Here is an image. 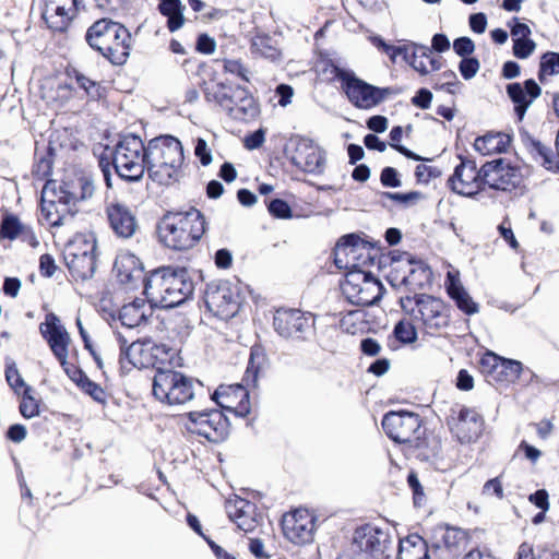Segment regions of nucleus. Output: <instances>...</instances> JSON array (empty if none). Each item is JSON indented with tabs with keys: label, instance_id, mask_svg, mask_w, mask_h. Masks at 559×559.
Wrapping results in <instances>:
<instances>
[{
	"label": "nucleus",
	"instance_id": "obj_20",
	"mask_svg": "<svg viewBox=\"0 0 559 559\" xmlns=\"http://www.w3.org/2000/svg\"><path fill=\"white\" fill-rule=\"evenodd\" d=\"M460 164L455 166L453 174L448 178V188L460 195L474 198L486 191L484 164L478 168L476 162L463 155H459Z\"/></svg>",
	"mask_w": 559,
	"mask_h": 559
},
{
	"label": "nucleus",
	"instance_id": "obj_54",
	"mask_svg": "<svg viewBox=\"0 0 559 559\" xmlns=\"http://www.w3.org/2000/svg\"><path fill=\"white\" fill-rule=\"evenodd\" d=\"M4 374L9 386L15 394L20 395L25 388H31L25 383L16 367H7Z\"/></svg>",
	"mask_w": 559,
	"mask_h": 559
},
{
	"label": "nucleus",
	"instance_id": "obj_6",
	"mask_svg": "<svg viewBox=\"0 0 559 559\" xmlns=\"http://www.w3.org/2000/svg\"><path fill=\"white\" fill-rule=\"evenodd\" d=\"M194 285L186 267L164 266L150 273L144 294L162 308H174L185 302L193 293Z\"/></svg>",
	"mask_w": 559,
	"mask_h": 559
},
{
	"label": "nucleus",
	"instance_id": "obj_35",
	"mask_svg": "<svg viewBox=\"0 0 559 559\" xmlns=\"http://www.w3.org/2000/svg\"><path fill=\"white\" fill-rule=\"evenodd\" d=\"M359 236L356 234H348L342 236L333 249V258L336 267L352 272L355 270V260L357 253Z\"/></svg>",
	"mask_w": 559,
	"mask_h": 559
},
{
	"label": "nucleus",
	"instance_id": "obj_51",
	"mask_svg": "<svg viewBox=\"0 0 559 559\" xmlns=\"http://www.w3.org/2000/svg\"><path fill=\"white\" fill-rule=\"evenodd\" d=\"M428 53H429V48L425 47V46H420L413 51L411 59H409V63H411L412 68L415 71L419 72L421 75H426L430 72V70L428 69V67H429Z\"/></svg>",
	"mask_w": 559,
	"mask_h": 559
},
{
	"label": "nucleus",
	"instance_id": "obj_15",
	"mask_svg": "<svg viewBox=\"0 0 559 559\" xmlns=\"http://www.w3.org/2000/svg\"><path fill=\"white\" fill-rule=\"evenodd\" d=\"M183 418L188 432L203 437L211 443H222L229 437L230 423L222 409L189 412Z\"/></svg>",
	"mask_w": 559,
	"mask_h": 559
},
{
	"label": "nucleus",
	"instance_id": "obj_7",
	"mask_svg": "<svg viewBox=\"0 0 559 559\" xmlns=\"http://www.w3.org/2000/svg\"><path fill=\"white\" fill-rule=\"evenodd\" d=\"M87 45L114 66H123L131 51L132 36L120 22L109 17L95 21L85 33Z\"/></svg>",
	"mask_w": 559,
	"mask_h": 559
},
{
	"label": "nucleus",
	"instance_id": "obj_40",
	"mask_svg": "<svg viewBox=\"0 0 559 559\" xmlns=\"http://www.w3.org/2000/svg\"><path fill=\"white\" fill-rule=\"evenodd\" d=\"M66 74L74 80L79 88L84 91L90 100H99L106 97V88L97 81L92 80L75 68L67 69Z\"/></svg>",
	"mask_w": 559,
	"mask_h": 559
},
{
	"label": "nucleus",
	"instance_id": "obj_16",
	"mask_svg": "<svg viewBox=\"0 0 559 559\" xmlns=\"http://www.w3.org/2000/svg\"><path fill=\"white\" fill-rule=\"evenodd\" d=\"M117 341L119 343L120 356L119 362L122 368H155L164 367L166 360L160 357L162 354L166 355V346L157 345L151 340L134 341L128 344V341L118 334Z\"/></svg>",
	"mask_w": 559,
	"mask_h": 559
},
{
	"label": "nucleus",
	"instance_id": "obj_4",
	"mask_svg": "<svg viewBox=\"0 0 559 559\" xmlns=\"http://www.w3.org/2000/svg\"><path fill=\"white\" fill-rule=\"evenodd\" d=\"M206 230L203 213L190 207L188 211H168L157 224L159 241L176 251L195 247Z\"/></svg>",
	"mask_w": 559,
	"mask_h": 559
},
{
	"label": "nucleus",
	"instance_id": "obj_14",
	"mask_svg": "<svg viewBox=\"0 0 559 559\" xmlns=\"http://www.w3.org/2000/svg\"><path fill=\"white\" fill-rule=\"evenodd\" d=\"M341 289L350 304L360 307L376 305L385 292L380 280L373 276L371 272L365 270L347 272Z\"/></svg>",
	"mask_w": 559,
	"mask_h": 559
},
{
	"label": "nucleus",
	"instance_id": "obj_47",
	"mask_svg": "<svg viewBox=\"0 0 559 559\" xmlns=\"http://www.w3.org/2000/svg\"><path fill=\"white\" fill-rule=\"evenodd\" d=\"M53 154L48 151L44 155L36 157L32 167V176L35 180L47 181L52 174Z\"/></svg>",
	"mask_w": 559,
	"mask_h": 559
},
{
	"label": "nucleus",
	"instance_id": "obj_38",
	"mask_svg": "<svg viewBox=\"0 0 559 559\" xmlns=\"http://www.w3.org/2000/svg\"><path fill=\"white\" fill-rule=\"evenodd\" d=\"M396 559H430L427 542L417 534L407 536L399 543Z\"/></svg>",
	"mask_w": 559,
	"mask_h": 559
},
{
	"label": "nucleus",
	"instance_id": "obj_37",
	"mask_svg": "<svg viewBox=\"0 0 559 559\" xmlns=\"http://www.w3.org/2000/svg\"><path fill=\"white\" fill-rule=\"evenodd\" d=\"M512 142V136L500 131H488L486 134L477 136L474 141V147L481 155H492L507 153Z\"/></svg>",
	"mask_w": 559,
	"mask_h": 559
},
{
	"label": "nucleus",
	"instance_id": "obj_2",
	"mask_svg": "<svg viewBox=\"0 0 559 559\" xmlns=\"http://www.w3.org/2000/svg\"><path fill=\"white\" fill-rule=\"evenodd\" d=\"M269 369V359L265 348L254 344L250 348V356L242 381L245 384H221L212 394V400L225 411L238 417H247L251 411L250 394L247 386H257L260 377H264Z\"/></svg>",
	"mask_w": 559,
	"mask_h": 559
},
{
	"label": "nucleus",
	"instance_id": "obj_56",
	"mask_svg": "<svg viewBox=\"0 0 559 559\" xmlns=\"http://www.w3.org/2000/svg\"><path fill=\"white\" fill-rule=\"evenodd\" d=\"M535 48L536 44L531 38H513V55L519 59L528 58Z\"/></svg>",
	"mask_w": 559,
	"mask_h": 559
},
{
	"label": "nucleus",
	"instance_id": "obj_50",
	"mask_svg": "<svg viewBox=\"0 0 559 559\" xmlns=\"http://www.w3.org/2000/svg\"><path fill=\"white\" fill-rule=\"evenodd\" d=\"M390 146L397 151L400 154L405 156L408 159L413 160H429L428 158H424L420 155L414 153L413 151L408 150L406 146L400 144L402 138H403V129L401 126H395L391 129L390 133Z\"/></svg>",
	"mask_w": 559,
	"mask_h": 559
},
{
	"label": "nucleus",
	"instance_id": "obj_43",
	"mask_svg": "<svg viewBox=\"0 0 559 559\" xmlns=\"http://www.w3.org/2000/svg\"><path fill=\"white\" fill-rule=\"evenodd\" d=\"M188 4L197 13L193 19L197 23L209 24L221 20L226 14L224 10L210 7L203 0H188Z\"/></svg>",
	"mask_w": 559,
	"mask_h": 559
},
{
	"label": "nucleus",
	"instance_id": "obj_61",
	"mask_svg": "<svg viewBox=\"0 0 559 559\" xmlns=\"http://www.w3.org/2000/svg\"><path fill=\"white\" fill-rule=\"evenodd\" d=\"M441 76L444 81L441 83L436 82L432 85V88L436 91L445 90L448 93L453 94L455 92L454 87L459 84V80L455 72L452 70H447L441 74Z\"/></svg>",
	"mask_w": 559,
	"mask_h": 559
},
{
	"label": "nucleus",
	"instance_id": "obj_63",
	"mask_svg": "<svg viewBox=\"0 0 559 559\" xmlns=\"http://www.w3.org/2000/svg\"><path fill=\"white\" fill-rule=\"evenodd\" d=\"M380 182L386 188H397L401 186L399 173L393 167H384L380 174Z\"/></svg>",
	"mask_w": 559,
	"mask_h": 559
},
{
	"label": "nucleus",
	"instance_id": "obj_55",
	"mask_svg": "<svg viewBox=\"0 0 559 559\" xmlns=\"http://www.w3.org/2000/svg\"><path fill=\"white\" fill-rule=\"evenodd\" d=\"M267 211L275 218L287 219L293 216L289 204L283 199L271 200L267 204Z\"/></svg>",
	"mask_w": 559,
	"mask_h": 559
},
{
	"label": "nucleus",
	"instance_id": "obj_5",
	"mask_svg": "<svg viewBox=\"0 0 559 559\" xmlns=\"http://www.w3.org/2000/svg\"><path fill=\"white\" fill-rule=\"evenodd\" d=\"M146 173L160 186H171L182 177L183 146L170 134L155 136L147 142Z\"/></svg>",
	"mask_w": 559,
	"mask_h": 559
},
{
	"label": "nucleus",
	"instance_id": "obj_27",
	"mask_svg": "<svg viewBox=\"0 0 559 559\" xmlns=\"http://www.w3.org/2000/svg\"><path fill=\"white\" fill-rule=\"evenodd\" d=\"M225 510L228 519L245 533H252L262 524L263 514L259 507L245 498L236 496L228 499Z\"/></svg>",
	"mask_w": 559,
	"mask_h": 559
},
{
	"label": "nucleus",
	"instance_id": "obj_58",
	"mask_svg": "<svg viewBox=\"0 0 559 559\" xmlns=\"http://www.w3.org/2000/svg\"><path fill=\"white\" fill-rule=\"evenodd\" d=\"M480 68V63L477 58L463 57L459 63V70L463 79L471 80L476 75Z\"/></svg>",
	"mask_w": 559,
	"mask_h": 559
},
{
	"label": "nucleus",
	"instance_id": "obj_10",
	"mask_svg": "<svg viewBox=\"0 0 559 559\" xmlns=\"http://www.w3.org/2000/svg\"><path fill=\"white\" fill-rule=\"evenodd\" d=\"M39 332L66 374L79 386L87 376L79 366L68 361L71 337L58 316L47 313L45 321L39 324Z\"/></svg>",
	"mask_w": 559,
	"mask_h": 559
},
{
	"label": "nucleus",
	"instance_id": "obj_19",
	"mask_svg": "<svg viewBox=\"0 0 559 559\" xmlns=\"http://www.w3.org/2000/svg\"><path fill=\"white\" fill-rule=\"evenodd\" d=\"M273 328L284 338L306 341L314 333L316 317L297 308L281 307L274 312Z\"/></svg>",
	"mask_w": 559,
	"mask_h": 559
},
{
	"label": "nucleus",
	"instance_id": "obj_53",
	"mask_svg": "<svg viewBox=\"0 0 559 559\" xmlns=\"http://www.w3.org/2000/svg\"><path fill=\"white\" fill-rule=\"evenodd\" d=\"M79 388L97 403L106 404V391L98 383L92 381L88 377H86V379L79 385Z\"/></svg>",
	"mask_w": 559,
	"mask_h": 559
},
{
	"label": "nucleus",
	"instance_id": "obj_26",
	"mask_svg": "<svg viewBox=\"0 0 559 559\" xmlns=\"http://www.w3.org/2000/svg\"><path fill=\"white\" fill-rule=\"evenodd\" d=\"M289 160L298 169L316 174L321 173L324 165V155L312 140L297 136L290 140Z\"/></svg>",
	"mask_w": 559,
	"mask_h": 559
},
{
	"label": "nucleus",
	"instance_id": "obj_62",
	"mask_svg": "<svg viewBox=\"0 0 559 559\" xmlns=\"http://www.w3.org/2000/svg\"><path fill=\"white\" fill-rule=\"evenodd\" d=\"M383 195L390 200H393L397 203H402L405 205L415 204L423 197L421 193L418 191H411L407 193L384 192Z\"/></svg>",
	"mask_w": 559,
	"mask_h": 559
},
{
	"label": "nucleus",
	"instance_id": "obj_30",
	"mask_svg": "<svg viewBox=\"0 0 559 559\" xmlns=\"http://www.w3.org/2000/svg\"><path fill=\"white\" fill-rule=\"evenodd\" d=\"M105 214L110 229L118 238L130 239L139 229L135 213L123 202L106 204Z\"/></svg>",
	"mask_w": 559,
	"mask_h": 559
},
{
	"label": "nucleus",
	"instance_id": "obj_17",
	"mask_svg": "<svg viewBox=\"0 0 559 559\" xmlns=\"http://www.w3.org/2000/svg\"><path fill=\"white\" fill-rule=\"evenodd\" d=\"M352 546L367 559H390L394 539L388 530L366 523L354 531Z\"/></svg>",
	"mask_w": 559,
	"mask_h": 559
},
{
	"label": "nucleus",
	"instance_id": "obj_25",
	"mask_svg": "<svg viewBox=\"0 0 559 559\" xmlns=\"http://www.w3.org/2000/svg\"><path fill=\"white\" fill-rule=\"evenodd\" d=\"M281 527L285 538L294 544L304 545L313 538L316 518L308 509L297 508L283 514Z\"/></svg>",
	"mask_w": 559,
	"mask_h": 559
},
{
	"label": "nucleus",
	"instance_id": "obj_24",
	"mask_svg": "<svg viewBox=\"0 0 559 559\" xmlns=\"http://www.w3.org/2000/svg\"><path fill=\"white\" fill-rule=\"evenodd\" d=\"M204 304L209 312L221 320L235 317L240 304L227 282L207 284L204 292Z\"/></svg>",
	"mask_w": 559,
	"mask_h": 559
},
{
	"label": "nucleus",
	"instance_id": "obj_23",
	"mask_svg": "<svg viewBox=\"0 0 559 559\" xmlns=\"http://www.w3.org/2000/svg\"><path fill=\"white\" fill-rule=\"evenodd\" d=\"M478 369L489 382L514 383L520 379L522 362L486 350L478 361Z\"/></svg>",
	"mask_w": 559,
	"mask_h": 559
},
{
	"label": "nucleus",
	"instance_id": "obj_49",
	"mask_svg": "<svg viewBox=\"0 0 559 559\" xmlns=\"http://www.w3.org/2000/svg\"><path fill=\"white\" fill-rule=\"evenodd\" d=\"M219 62L225 74H230L242 82L250 83L249 68L240 59L223 58Z\"/></svg>",
	"mask_w": 559,
	"mask_h": 559
},
{
	"label": "nucleus",
	"instance_id": "obj_13",
	"mask_svg": "<svg viewBox=\"0 0 559 559\" xmlns=\"http://www.w3.org/2000/svg\"><path fill=\"white\" fill-rule=\"evenodd\" d=\"M486 190L522 195L525 192V178L522 168L508 158L499 157L484 163Z\"/></svg>",
	"mask_w": 559,
	"mask_h": 559
},
{
	"label": "nucleus",
	"instance_id": "obj_48",
	"mask_svg": "<svg viewBox=\"0 0 559 559\" xmlns=\"http://www.w3.org/2000/svg\"><path fill=\"white\" fill-rule=\"evenodd\" d=\"M23 226V223L20 221V218L11 213H5L0 223V240H15L19 237V233L21 231V228Z\"/></svg>",
	"mask_w": 559,
	"mask_h": 559
},
{
	"label": "nucleus",
	"instance_id": "obj_46",
	"mask_svg": "<svg viewBox=\"0 0 559 559\" xmlns=\"http://www.w3.org/2000/svg\"><path fill=\"white\" fill-rule=\"evenodd\" d=\"M559 74V52L546 51L542 55L538 69V80L545 83L548 76Z\"/></svg>",
	"mask_w": 559,
	"mask_h": 559
},
{
	"label": "nucleus",
	"instance_id": "obj_8",
	"mask_svg": "<svg viewBox=\"0 0 559 559\" xmlns=\"http://www.w3.org/2000/svg\"><path fill=\"white\" fill-rule=\"evenodd\" d=\"M147 143L133 133L121 135L111 150V163L117 176L129 183L139 182L146 173Z\"/></svg>",
	"mask_w": 559,
	"mask_h": 559
},
{
	"label": "nucleus",
	"instance_id": "obj_59",
	"mask_svg": "<svg viewBox=\"0 0 559 559\" xmlns=\"http://www.w3.org/2000/svg\"><path fill=\"white\" fill-rule=\"evenodd\" d=\"M407 484L413 492V501L415 506H420L425 500V491L418 479L417 473L415 471H411L407 475Z\"/></svg>",
	"mask_w": 559,
	"mask_h": 559
},
{
	"label": "nucleus",
	"instance_id": "obj_64",
	"mask_svg": "<svg viewBox=\"0 0 559 559\" xmlns=\"http://www.w3.org/2000/svg\"><path fill=\"white\" fill-rule=\"evenodd\" d=\"M453 50L460 57H468L475 50V44L469 37H459L453 41Z\"/></svg>",
	"mask_w": 559,
	"mask_h": 559
},
{
	"label": "nucleus",
	"instance_id": "obj_9",
	"mask_svg": "<svg viewBox=\"0 0 559 559\" xmlns=\"http://www.w3.org/2000/svg\"><path fill=\"white\" fill-rule=\"evenodd\" d=\"M200 382L187 374L164 367H157L153 378L154 397L169 406L185 405L194 400Z\"/></svg>",
	"mask_w": 559,
	"mask_h": 559
},
{
	"label": "nucleus",
	"instance_id": "obj_42",
	"mask_svg": "<svg viewBox=\"0 0 559 559\" xmlns=\"http://www.w3.org/2000/svg\"><path fill=\"white\" fill-rule=\"evenodd\" d=\"M355 260V270L372 266L379 263V247L359 237Z\"/></svg>",
	"mask_w": 559,
	"mask_h": 559
},
{
	"label": "nucleus",
	"instance_id": "obj_44",
	"mask_svg": "<svg viewBox=\"0 0 559 559\" xmlns=\"http://www.w3.org/2000/svg\"><path fill=\"white\" fill-rule=\"evenodd\" d=\"M20 396L19 411L22 417L31 419L40 414V406L43 402L32 386L25 388Z\"/></svg>",
	"mask_w": 559,
	"mask_h": 559
},
{
	"label": "nucleus",
	"instance_id": "obj_52",
	"mask_svg": "<svg viewBox=\"0 0 559 559\" xmlns=\"http://www.w3.org/2000/svg\"><path fill=\"white\" fill-rule=\"evenodd\" d=\"M431 269L426 263L418 262L416 267L411 270L408 282L409 284L423 287L425 284H429L431 282Z\"/></svg>",
	"mask_w": 559,
	"mask_h": 559
},
{
	"label": "nucleus",
	"instance_id": "obj_34",
	"mask_svg": "<svg viewBox=\"0 0 559 559\" xmlns=\"http://www.w3.org/2000/svg\"><path fill=\"white\" fill-rule=\"evenodd\" d=\"M444 285L448 296L460 311L466 316H473L479 311L478 304L465 290L457 274L448 272Z\"/></svg>",
	"mask_w": 559,
	"mask_h": 559
},
{
	"label": "nucleus",
	"instance_id": "obj_11",
	"mask_svg": "<svg viewBox=\"0 0 559 559\" xmlns=\"http://www.w3.org/2000/svg\"><path fill=\"white\" fill-rule=\"evenodd\" d=\"M409 317L427 335L437 336L450 325L451 309L441 298L428 294H415Z\"/></svg>",
	"mask_w": 559,
	"mask_h": 559
},
{
	"label": "nucleus",
	"instance_id": "obj_31",
	"mask_svg": "<svg viewBox=\"0 0 559 559\" xmlns=\"http://www.w3.org/2000/svg\"><path fill=\"white\" fill-rule=\"evenodd\" d=\"M114 272L117 281L128 288L135 289L140 285L145 286L147 276H145L143 263L130 251H121L117 254Z\"/></svg>",
	"mask_w": 559,
	"mask_h": 559
},
{
	"label": "nucleus",
	"instance_id": "obj_36",
	"mask_svg": "<svg viewBox=\"0 0 559 559\" xmlns=\"http://www.w3.org/2000/svg\"><path fill=\"white\" fill-rule=\"evenodd\" d=\"M152 312V306L148 305L145 299L135 298L133 301L121 307L119 310V320L122 325L132 329L146 323Z\"/></svg>",
	"mask_w": 559,
	"mask_h": 559
},
{
	"label": "nucleus",
	"instance_id": "obj_28",
	"mask_svg": "<svg viewBox=\"0 0 559 559\" xmlns=\"http://www.w3.org/2000/svg\"><path fill=\"white\" fill-rule=\"evenodd\" d=\"M78 12V0H44L41 19L50 31L64 33Z\"/></svg>",
	"mask_w": 559,
	"mask_h": 559
},
{
	"label": "nucleus",
	"instance_id": "obj_1",
	"mask_svg": "<svg viewBox=\"0 0 559 559\" xmlns=\"http://www.w3.org/2000/svg\"><path fill=\"white\" fill-rule=\"evenodd\" d=\"M385 435L394 442L403 444L405 451L428 460L436 456L440 442L427 433L421 417L407 411H390L382 418Z\"/></svg>",
	"mask_w": 559,
	"mask_h": 559
},
{
	"label": "nucleus",
	"instance_id": "obj_33",
	"mask_svg": "<svg viewBox=\"0 0 559 559\" xmlns=\"http://www.w3.org/2000/svg\"><path fill=\"white\" fill-rule=\"evenodd\" d=\"M507 94L514 104L518 118L522 120L534 99L540 96L542 88L533 79H528L523 85L518 82L508 84Z\"/></svg>",
	"mask_w": 559,
	"mask_h": 559
},
{
	"label": "nucleus",
	"instance_id": "obj_21",
	"mask_svg": "<svg viewBox=\"0 0 559 559\" xmlns=\"http://www.w3.org/2000/svg\"><path fill=\"white\" fill-rule=\"evenodd\" d=\"M342 91L354 107L364 110L378 106L394 93L391 87H378L365 82L354 72L342 86Z\"/></svg>",
	"mask_w": 559,
	"mask_h": 559
},
{
	"label": "nucleus",
	"instance_id": "obj_60",
	"mask_svg": "<svg viewBox=\"0 0 559 559\" xmlns=\"http://www.w3.org/2000/svg\"><path fill=\"white\" fill-rule=\"evenodd\" d=\"M270 37H259L253 41L254 50L261 56L270 59H276L280 56L278 49L270 45Z\"/></svg>",
	"mask_w": 559,
	"mask_h": 559
},
{
	"label": "nucleus",
	"instance_id": "obj_29",
	"mask_svg": "<svg viewBox=\"0 0 559 559\" xmlns=\"http://www.w3.org/2000/svg\"><path fill=\"white\" fill-rule=\"evenodd\" d=\"M57 190L67 202L74 206L78 202L91 200L96 192L95 180L84 171H76L64 176L60 183L57 182Z\"/></svg>",
	"mask_w": 559,
	"mask_h": 559
},
{
	"label": "nucleus",
	"instance_id": "obj_12",
	"mask_svg": "<svg viewBox=\"0 0 559 559\" xmlns=\"http://www.w3.org/2000/svg\"><path fill=\"white\" fill-rule=\"evenodd\" d=\"M97 241L93 233H80L67 243L63 258L73 281H85L93 276L96 269Z\"/></svg>",
	"mask_w": 559,
	"mask_h": 559
},
{
	"label": "nucleus",
	"instance_id": "obj_32",
	"mask_svg": "<svg viewBox=\"0 0 559 559\" xmlns=\"http://www.w3.org/2000/svg\"><path fill=\"white\" fill-rule=\"evenodd\" d=\"M521 141L534 163L550 173L559 174V153L557 150L554 153L548 145L527 132L521 134Z\"/></svg>",
	"mask_w": 559,
	"mask_h": 559
},
{
	"label": "nucleus",
	"instance_id": "obj_3",
	"mask_svg": "<svg viewBox=\"0 0 559 559\" xmlns=\"http://www.w3.org/2000/svg\"><path fill=\"white\" fill-rule=\"evenodd\" d=\"M200 86L206 103L235 121L249 122L260 115L259 102L245 86L214 79L203 81Z\"/></svg>",
	"mask_w": 559,
	"mask_h": 559
},
{
	"label": "nucleus",
	"instance_id": "obj_45",
	"mask_svg": "<svg viewBox=\"0 0 559 559\" xmlns=\"http://www.w3.org/2000/svg\"><path fill=\"white\" fill-rule=\"evenodd\" d=\"M416 323L409 317L401 319L393 329L392 335L401 346L414 344L418 338Z\"/></svg>",
	"mask_w": 559,
	"mask_h": 559
},
{
	"label": "nucleus",
	"instance_id": "obj_22",
	"mask_svg": "<svg viewBox=\"0 0 559 559\" xmlns=\"http://www.w3.org/2000/svg\"><path fill=\"white\" fill-rule=\"evenodd\" d=\"M61 197L57 190V180H47L41 189L40 214L49 227L63 225L74 214L72 206Z\"/></svg>",
	"mask_w": 559,
	"mask_h": 559
},
{
	"label": "nucleus",
	"instance_id": "obj_39",
	"mask_svg": "<svg viewBox=\"0 0 559 559\" xmlns=\"http://www.w3.org/2000/svg\"><path fill=\"white\" fill-rule=\"evenodd\" d=\"M157 10L167 19L166 27L170 33L179 31L186 23L185 5L180 0H158Z\"/></svg>",
	"mask_w": 559,
	"mask_h": 559
},
{
	"label": "nucleus",
	"instance_id": "obj_57",
	"mask_svg": "<svg viewBox=\"0 0 559 559\" xmlns=\"http://www.w3.org/2000/svg\"><path fill=\"white\" fill-rule=\"evenodd\" d=\"M441 175L442 171L436 166L419 164L415 169L416 180L420 183H428L431 179L439 178Z\"/></svg>",
	"mask_w": 559,
	"mask_h": 559
},
{
	"label": "nucleus",
	"instance_id": "obj_18",
	"mask_svg": "<svg viewBox=\"0 0 559 559\" xmlns=\"http://www.w3.org/2000/svg\"><path fill=\"white\" fill-rule=\"evenodd\" d=\"M445 424L460 443L477 441L485 429L484 416L475 407L459 403L450 407Z\"/></svg>",
	"mask_w": 559,
	"mask_h": 559
},
{
	"label": "nucleus",
	"instance_id": "obj_41",
	"mask_svg": "<svg viewBox=\"0 0 559 559\" xmlns=\"http://www.w3.org/2000/svg\"><path fill=\"white\" fill-rule=\"evenodd\" d=\"M317 72L329 83H333L336 80L340 81L342 87L353 71L340 68L326 56H320L317 61Z\"/></svg>",
	"mask_w": 559,
	"mask_h": 559
}]
</instances>
